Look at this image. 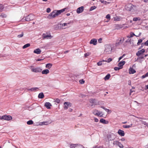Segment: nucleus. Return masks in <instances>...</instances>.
Listing matches in <instances>:
<instances>
[{
    "label": "nucleus",
    "instance_id": "f257e3e1",
    "mask_svg": "<svg viewBox=\"0 0 148 148\" xmlns=\"http://www.w3.org/2000/svg\"><path fill=\"white\" fill-rule=\"evenodd\" d=\"M29 68L31 70V71L34 73H40L42 71V69L39 67H34L33 66H31Z\"/></svg>",
    "mask_w": 148,
    "mask_h": 148
},
{
    "label": "nucleus",
    "instance_id": "f03ea898",
    "mask_svg": "<svg viewBox=\"0 0 148 148\" xmlns=\"http://www.w3.org/2000/svg\"><path fill=\"white\" fill-rule=\"evenodd\" d=\"M35 18V16L33 14H30L27 16L23 18L22 19V20L23 21L24 20H25V21H28L33 20Z\"/></svg>",
    "mask_w": 148,
    "mask_h": 148
},
{
    "label": "nucleus",
    "instance_id": "7ed1b4c3",
    "mask_svg": "<svg viewBox=\"0 0 148 148\" xmlns=\"http://www.w3.org/2000/svg\"><path fill=\"white\" fill-rule=\"evenodd\" d=\"M112 48L110 45H106L105 47L104 52L106 54H110L112 52Z\"/></svg>",
    "mask_w": 148,
    "mask_h": 148
},
{
    "label": "nucleus",
    "instance_id": "20e7f679",
    "mask_svg": "<svg viewBox=\"0 0 148 148\" xmlns=\"http://www.w3.org/2000/svg\"><path fill=\"white\" fill-rule=\"evenodd\" d=\"M139 7L138 6L134 5L131 4L130 7L129 11H137Z\"/></svg>",
    "mask_w": 148,
    "mask_h": 148
},
{
    "label": "nucleus",
    "instance_id": "39448f33",
    "mask_svg": "<svg viewBox=\"0 0 148 148\" xmlns=\"http://www.w3.org/2000/svg\"><path fill=\"white\" fill-rule=\"evenodd\" d=\"M12 119V117L10 115H3L2 116H0V119H4L7 121H10Z\"/></svg>",
    "mask_w": 148,
    "mask_h": 148
},
{
    "label": "nucleus",
    "instance_id": "423d86ee",
    "mask_svg": "<svg viewBox=\"0 0 148 148\" xmlns=\"http://www.w3.org/2000/svg\"><path fill=\"white\" fill-rule=\"evenodd\" d=\"M124 40V38H119L116 40V42L115 44V45L118 46L121 45L123 42Z\"/></svg>",
    "mask_w": 148,
    "mask_h": 148
},
{
    "label": "nucleus",
    "instance_id": "0eeeda50",
    "mask_svg": "<svg viewBox=\"0 0 148 148\" xmlns=\"http://www.w3.org/2000/svg\"><path fill=\"white\" fill-rule=\"evenodd\" d=\"M115 135L112 133H108L107 135V138L109 140H113L115 139Z\"/></svg>",
    "mask_w": 148,
    "mask_h": 148
},
{
    "label": "nucleus",
    "instance_id": "6e6552de",
    "mask_svg": "<svg viewBox=\"0 0 148 148\" xmlns=\"http://www.w3.org/2000/svg\"><path fill=\"white\" fill-rule=\"evenodd\" d=\"M66 8L63 9L62 10H54V11H55V14L56 16L62 13L64 11H65Z\"/></svg>",
    "mask_w": 148,
    "mask_h": 148
},
{
    "label": "nucleus",
    "instance_id": "1a4fd4ad",
    "mask_svg": "<svg viewBox=\"0 0 148 148\" xmlns=\"http://www.w3.org/2000/svg\"><path fill=\"white\" fill-rule=\"evenodd\" d=\"M55 11L54 10L49 14L48 18L50 19H51L56 17V16L55 14Z\"/></svg>",
    "mask_w": 148,
    "mask_h": 148
},
{
    "label": "nucleus",
    "instance_id": "9d476101",
    "mask_svg": "<svg viewBox=\"0 0 148 148\" xmlns=\"http://www.w3.org/2000/svg\"><path fill=\"white\" fill-rule=\"evenodd\" d=\"M64 109L66 110L68 108V107L71 106V104L69 102H65L64 103Z\"/></svg>",
    "mask_w": 148,
    "mask_h": 148
},
{
    "label": "nucleus",
    "instance_id": "9b49d317",
    "mask_svg": "<svg viewBox=\"0 0 148 148\" xmlns=\"http://www.w3.org/2000/svg\"><path fill=\"white\" fill-rule=\"evenodd\" d=\"M145 51L144 49H142L141 50L138 51L136 53V55L138 56H139L141 54L144 53Z\"/></svg>",
    "mask_w": 148,
    "mask_h": 148
},
{
    "label": "nucleus",
    "instance_id": "f8f14e48",
    "mask_svg": "<svg viewBox=\"0 0 148 148\" xmlns=\"http://www.w3.org/2000/svg\"><path fill=\"white\" fill-rule=\"evenodd\" d=\"M84 7L81 6L78 8L77 10V13L78 14H79L82 13L84 10Z\"/></svg>",
    "mask_w": 148,
    "mask_h": 148
},
{
    "label": "nucleus",
    "instance_id": "ddd939ff",
    "mask_svg": "<svg viewBox=\"0 0 148 148\" xmlns=\"http://www.w3.org/2000/svg\"><path fill=\"white\" fill-rule=\"evenodd\" d=\"M90 44H92L94 45H96L97 44V40L95 38L92 39L90 42Z\"/></svg>",
    "mask_w": 148,
    "mask_h": 148
},
{
    "label": "nucleus",
    "instance_id": "4468645a",
    "mask_svg": "<svg viewBox=\"0 0 148 148\" xmlns=\"http://www.w3.org/2000/svg\"><path fill=\"white\" fill-rule=\"evenodd\" d=\"M114 144L119 146L120 148H123L124 147L123 145L117 141H114Z\"/></svg>",
    "mask_w": 148,
    "mask_h": 148
},
{
    "label": "nucleus",
    "instance_id": "2eb2a0df",
    "mask_svg": "<svg viewBox=\"0 0 148 148\" xmlns=\"http://www.w3.org/2000/svg\"><path fill=\"white\" fill-rule=\"evenodd\" d=\"M42 38L45 39L46 38L47 39H50L51 37V36L50 35L46 34H42Z\"/></svg>",
    "mask_w": 148,
    "mask_h": 148
},
{
    "label": "nucleus",
    "instance_id": "dca6fc26",
    "mask_svg": "<svg viewBox=\"0 0 148 148\" xmlns=\"http://www.w3.org/2000/svg\"><path fill=\"white\" fill-rule=\"evenodd\" d=\"M45 106L47 109H50L51 108V107L52 106L51 103L49 102H46L45 103Z\"/></svg>",
    "mask_w": 148,
    "mask_h": 148
},
{
    "label": "nucleus",
    "instance_id": "f3484780",
    "mask_svg": "<svg viewBox=\"0 0 148 148\" xmlns=\"http://www.w3.org/2000/svg\"><path fill=\"white\" fill-rule=\"evenodd\" d=\"M118 133L121 136H123L125 135L124 132L123 131L119 129L118 130Z\"/></svg>",
    "mask_w": 148,
    "mask_h": 148
},
{
    "label": "nucleus",
    "instance_id": "a211bd4d",
    "mask_svg": "<svg viewBox=\"0 0 148 148\" xmlns=\"http://www.w3.org/2000/svg\"><path fill=\"white\" fill-rule=\"evenodd\" d=\"M143 56H142L140 57H138L136 60V61H138V62H140V63H142V62L143 61V59L144 58Z\"/></svg>",
    "mask_w": 148,
    "mask_h": 148
},
{
    "label": "nucleus",
    "instance_id": "6ab92c4d",
    "mask_svg": "<svg viewBox=\"0 0 148 148\" xmlns=\"http://www.w3.org/2000/svg\"><path fill=\"white\" fill-rule=\"evenodd\" d=\"M41 51L40 49L39 48H38L35 50L33 52L34 53L37 54H39L41 53Z\"/></svg>",
    "mask_w": 148,
    "mask_h": 148
},
{
    "label": "nucleus",
    "instance_id": "aec40b11",
    "mask_svg": "<svg viewBox=\"0 0 148 148\" xmlns=\"http://www.w3.org/2000/svg\"><path fill=\"white\" fill-rule=\"evenodd\" d=\"M100 122L104 124H107L108 123V121H106L105 119H100Z\"/></svg>",
    "mask_w": 148,
    "mask_h": 148
},
{
    "label": "nucleus",
    "instance_id": "412c9836",
    "mask_svg": "<svg viewBox=\"0 0 148 148\" xmlns=\"http://www.w3.org/2000/svg\"><path fill=\"white\" fill-rule=\"evenodd\" d=\"M125 63V62L124 61H122L120 62L118 64V66L121 67L122 68V66Z\"/></svg>",
    "mask_w": 148,
    "mask_h": 148
},
{
    "label": "nucleus",
    "instance_id": "4be33fe9",
    "mask_svg": "<svg viewBox=\"0 0 148 148\" xmlns=\"http://www.w3.org/2000/svg\"><path fill=\"white\" fill-rule=\"evenodd\" d=\"M38 89V87H34L28 89V90L30 91L35 92L37 91Z\"/></svg>",
    "mask_w": 148,
    "mask_h": 148
},
{
    "label": "nucleus",
    "instance_id": "5701e85b",
    "mask_svg": "<svg viewBox=\"0 0 148 148\" xmlns=\"http://www.w3.org/2000/svg\"><path fill=\"white\" fill-rule=\"evenodd\" d=\"M136 71L133 69L132 68H130L129 69V73L130 74H134L136 72Z\"/></svg>",
    "mask_w": 148,
    "mask_h": 148
},
{
    "label": "nucleus",
    "instance_id": "b1692460",
    "mask_svg": "<svg viewBox=\"0 0 148 148\" xmlns=\"http://www.w3.org/2000/svg\"><path fill=\"white\" fill-rule=\"evenodd\" d=\"M49 72V71L48 69H46L44 70L42 72V74H47Z\"/></svg>",
    "mask_w": 148,
    "mask_h": 148
},
{
    "label": "nucleus",
    "instance_id": "393cba45",
    "mask_svg": "<svg viewBox=\"0 0 148 148\" xmlns=\"http://www.w3.org/2000/svg\"><path fill=\"white\" fill-rule=\"evenodd\" d=\"M52 64L51 63H48L46 65L45 67L49 69H50L52 67Z\"/></svg>",
    "mask_w": 148,
    "mask_h": 148
},
{
    "label": "nucleus",
    "instance_id": "a878e982",
    "mask_svg": "<svg viewBox=\"0 0 148 148\" xmlns=\"http://www.w3.org/2000/svg\"><path fill=\"white\" fill-rule=\"evenodd\" d=\"M132 124H131L130 125H123V127L125 128H127L131 127H132Z\"/></svg>",
    "mask_w": 148,
    "mask_h": 148
},
{
    "label": "nucleus",
    "instance_id": "bb28decb",
    "mask_svg": "<svg viewBox=\"0 0 148 148\" xmlns=\"http://www.w3.org/2000/svg\"><path fill=\"white\" fill-rule=\"evenodd\" d=\"M44 97V95L42 92L40 93L38 95V97L39 98L42 99Z\"/></svg>",
    "mask_w": 148,
    "mask_h": 148
},
{
    "label": "nucleus",
    "instance_id": "cd10ccee",
    "mask_svg": "<svg viewBox=\"0 0 148 148\" xmlns=\"http://www.w3.org/2000/svg\"><path fill=\"white\" fill-rule=\"evenodd\" d=\"M110 74H108L104 78V79L105 80H108L110 78Z\"/></svg>",
    "mask_w": 148,
    "mask_h": 148
},
{
    "label": "nucleus",
    "instance_id": "c85d7f7f",
    "mask_svg": "<svg viewBox=\"0 0 148 148\" xmlns=\"http://www.w3.org/2000/svg\"><path fill=\"white\" fill-rule=\"evenodd\" d=\"M49 123L47 121H45L43 122H40V125H47L49 124Z\"/></svg>",
    "mask_w": 148,
    "mask_h": 148
},
{
    "label": "nucleus",
    "instance_id": "c756f323",
    "mask_svg": "<svg viewBox=\"0 0 148 148\" xmlns=\"http://www.w3.org/2000/svg\"><path fill=\"white\" fill-rule=\"evenodd\" d=\"M96 116L100 117L103 116L102 112H100V111L98 110V112H97V114Z\"/></svg>",
    "mask_w": 148,
    "mask_h": 148
},
{
    "label": "nucleus",
    "instance_id": "7c9ffc66",
    "mask_svg": "<svg viewBox=\"0 0 148 148\" xmlns=\"http://www.w3.org/2000/svg\"><path fill=\"white\" fill-rule=\"evenodd\" d=\"M121 20V18L120 17L116 16L114 17V20L115 21H119Z\"/></svg>",
    "mask_w": 148,
    "mask_h": 148
},
{
    "label": "nucleus",
    "instance_id": "2f4dec72",
    "mask_svg": "<svg viewBox=\"0 0 148 148\" xmlns=\"http://www.w3.org/2000/svg\"><path fill=\"white\" fill-rule=\"evenodd\" d=\"M75 148H84V147L81 145L76 144V146Z\"/></svg>",
    "mask_w": 148,
    "mask_h": 148
},
{
    "label": "nucleus",
    "instance_id": "473e14b6",
    "mask_svg": "<svg viewBox=\"0 0 148 148\" xmlns=\"http://www.w3.org/2000/svg\"><path fill=\"white\" fill-rule=\"evenodd\" d=\"M30 44L29 43H27L25 45H24L23 46V49H25L27 47H28L30 46Z\"/></svg>",
    "mask_w": 148,
    "mask_h": 148
},
{
    "label": "nucleus",
    "instance_id": "72a5a7b5",
    "mask_svg": "<svg viewBox=\"0 0 148 148\" xmlns=\"http://www.w3.org/2000/svg\"><path fill=\"white\" fill-rule=\"evenodd\" d=\"M98 110H94L92 111V113L95 115H97V112H98Z\"/></svg>",
    "mask_w": 148,
    "mask_h": 148
},
{
    "label": "nucleus",
    "instance_id": "f704fd0d",
    "mask_svg": "<svg viewBox=\"0 0 148 148\" xmlns=\"http://www.w3.org/2000/svg\"><path fill=\"white\" fill-rule=\"evenodd\" d=\"M54 101L58 103H59L60 102V100L58 98H56L54 99Z\"/></svg>",
    "mask_w": 148,
    "mask_h": 148
},
{
    "label": "nucleus",
    "instance_id": "c9c22d12",
    "mask_svg": "<svg viewBox=\"0 0 148 148\" xmlns=\"http://www.w3.org/2000/svg\"><path fill=\"white\" fill-rule=\"evenodd\" d=\"M112 60V59L111 58H109L107 60H103V62H110Z\"/></svg>",
    "mask_w": 148,
    "mask_h": 148
},
{
    "label": "nucleus",
    "instance_id": "e433bc0d",
    "mask_svg": "<svg viewBox=\"0 0 148 148\" xmlns=\"http://www.w3.org/2000/svg\"><path fill=\"white\" fill-rule=\"evenodd\" d=\"M76 146V144H71L70 145L71 148H75Z\"/></svg>",
    "mask_w": 148,
    "mask_h": 148
},
{
    "label": "nucleus",
    "instance_id": "4c0bfd02",
    "mask_svg": "<svg viewBox=\"0 0 148 148\" xmlns=\"http://www.w3.org/2000/svg\"><path fill=\"white\" fill-rule=\"evenodd\" d=\"M33 122L32 121L29 120L27 122V124L29 125H32L33 124Z\"/></svg>",
    "mask_w": 148,
    "mask_h": 148
},
{
    "label": "nucleus",
    "instance_id": "58836bf2",
    "mask_svg": "<svg viewBox=\"0 0 148 148\" xmlns=\"http://www.w3.org/2000/svg\"><path fill=\"white\" fill-rule=\"evenodd\" d=\"M135 36V35L133 32H131L130 33V36H127L128 38H130L132 37L133 36Z\"/></svg>",
    "mask_w": 148,
    "mask_h": 148
},
{
    "label": "nucleus",
    "instance_id": "ea45409f",
    "mask_svg": "<svg viewBox=\"0 0 148 148\" xmlns=\"http://www.w3.org/2000/svg\"><path fill=\"white\" fill-rule=\"evenodd\" d=\"M23 32H21V34L18 35L17 36V37L19 38L22 37L23 36Z\"/></svg>",
    "mask_w": 148,
    "mask_h": 148
},
{
    "label": "nucleus",
    "instance_id": "a19ab883",
    "mask_svg": "<svg viewBox=\"0 0 148 148\" xmlns=\"http://www.w3.org/2000/svg\"><path fill=\"white\" fill-rule=\"evenodd\" d=\"M140 20L139 18L138 17H134L133 19V21H137L138 20Z\"/></svg>",
    "mask_w": 148,
    "mask_h": 148
},
{
    "label": "nucleus",
    "instance_id": "79ce46f5",
    "mask_svg": "<svg viewBox=\"0 0 148 148\" xmlns=\"http://www.w3.org/2000/svg\"><path fill=\"white\" fill-rule=\"evenodd\" d=\"M3 8V5L2 4H0V12L2 11Z\"/></svg>",
    "mask_w": 148,
    "mask_h": 148
},
{
    "label": "nucleus",
    "instance_id": "37998d69",
    "mask_svg": "<svg viewBox=\"0 0 148 148\" xmlns=\"http://www.w3.org/2000/svg\"><path fill=\"white\" fill-rule=\"evenodd\" d=\"M121 68H122V67H115L114 68V69L115 71H118Z\"/></svg>",
    "mask_w": 148,
    "mask_h": 148
},
{
    "label": "nucleus",
    "instance_id": "c03bdc74",
    "mask_svg": "<svg viewBox=\"0 0 148 148\" xmlns=\"http://www.w3.org/2000/svg\"><path fill=\"white\" fill-rule=\"evenodd\" d=\"M102 62H103V60H102V61H100L99 62H97V65L98 66H101V65H102Z\"/></svg>",
    "mask_w": 148,
    "mask_h": 148
},
{
    "label": "nucleus",
    "instance_id": "a18cd8bd",
    "mask_svg": "<svg viewBox=\"0 0 148 148\" xmlns=\"http://www.w3.org/2000/svg\"><path fill=\"white\" fill-rule=\"evenodd\" d=\"M96 8V7L95 6H92L90 8V11H92V10H94V9H95Z\"/></svg>",
    "mask_w": 148,
    "mask_h": 148
},
{
    "label": "nucleus",
    "instance_id": "49530a36",
    "mask_svg": "<svg viewBox=\"0 0 148 148\" xmlns=\"http://www.w3.org/2000/svg\"><path fill=\"white\" fill-rule=\"evenodd\" d=\"M70 24V23H64L63 24H62V26H67V27H68L67 26L68 25H69Z\"/></svg>",
    "mask_w": 148,
    "mask_h": 148
},
{
    "label": "nucleus",
    "instance_id": "de8ad7c7",
    "mask_svg": "<svg viewBox=\"0 0 148 148\" xmlns=\"http://www.w3.org/2000/svg\"><path fill=\"white\" fill-rule=\"evenodd\" d=\"M142 42V39H140L139 40H138V42L137 43L138 45H139L140 44V43H141Z\"/></svg>",
    "mask_w": 148,
    "mask_h": 148
},
{
    "label": "nucleus",
    "instance_id": "09e8293b",
    "mask_svg": "<svg viewBox=\"0 0 148 148\" xmlns=\"http://www.w3.org/2000/svg\"><path fill=\"white\" fill-rule=\"evenodd\" d=\"M79 82L80 84H83L84 83L85 81L83 79H82L79 80Z\"/></svg>",
    "mask_w": 148,
    "mask_h": 148
},
{
    "label": "nucleus",
    "instance_id": "8fccbe9b",
    "mask_svg": "<svg viewBox=\"0 0 148 148\" xmlns=\"http://www.w3.org/2000/svg\"><path fill=\"white\" fill-rule=\"evenodd\" d=\"M106 18L109 19V20H110V14H107L106 17Z\"/></svg>",
    "mask_w": 148,
    "mask_h": 148
},
{
    "label": "nucleus",
    "instance_id": "3c124183",
    "mask_svg": "<svg viewBox=\"0 0 148 148\" xmlns=\"http://www.w3.org/2000/svg\"><path fill=\"white\" fill-rule=\"evenodd\" d=\"M95 99H90V103H94L95 102Z\"/></svg>",
    "mask_w": 148,
    "mask_h": 148
},
{
    "label": "nucleus",
    "instance_id": "603ef678",
    "mask_svg": "<svg viewBox=\"0 0 148 148\" xmlns=\"http://www.w3.org/2000/svg\"><path fill=\"white\" fill-rule=\"evenodd\" d=\"M125 54H124L122 56L120 57L119 58L118 61H119L121 59L125 56Z\"/></svg>",
    "mask_w": 148,
    "mask_h": 148
},
{
    "label": "nucleus",
    "instance_id": "864d4df0",
    "mask_svg": "<svg viewBox=\"0 0 148 148\" xmlns=\"http://www.w3.org/2000/svg\"><path fill=\"white\" fill-rule=\"evenodd\" d=\"M90 54L89 53H85L84 54V56L85 57H86L88 56H89Z\"/></svg>",
    "mask_w": 148,
    "mask_h": 148
},
{
    "label": "nucleus",
    "instance_id": "5fc2aeb1",
    "mask_svg": "<svg viewBox=\"0 0 148 148\" xmlns=\"http://www.w3.org/2000/svg\"><path fill=\"white\" fill-rule=\"evenodd\" d=\"M51 11V9L50 8H48L47 9V13H49Z\"/></svg>",
    "mask_w": 148,
    "mask_h": 148
},
{
    "label": "nucleus",
    "instance_id": "6e6d98bb",
    "mask_svg": "<svg viewBox=\"0 0 148 148\" xmlns=\"http://www.w3.org/2000/svg\"><path fill=\"white\" fill-rule=\"evenodd\" d=\"M94 121L96 122H97L99 121L98 119L96 118H94Z\"/></svg>",
    "mask_w": 148,
    "mask_h": 148
},
{
    "label": "nucleus",
    "instance_id": "4d7b16f0",
    "mask_svg": "<svg viewBox=\"0 0 148 148\" xmlns=\"http://www.w3.org/2000/svg\"><path fill=\"white\" fill-rule=\"evenodd\" d=\"M102 40V38H99L98 39V42H99L100 43L101 42Z\"/></svg>",
    "mask_w": 148,
    "mask_h": 148
},
{
    "label": "nucleus",
    "instance_id": "13d9d810",
    "mask_svg": "<svg viewBox=\"0 0 148 148\" xmlns=\"http://www.w3.org/2000/svg\"><path fill=\"white\" fill-rule=\"evenodd\" d=\"M145 45L147 46H148V40L145 43Z\"/></svg>",
    "mask_w": 148,
    "mask_h": 148
},
{
    "label": "nucleus",
    "instance_id": "bf43d9fd",
    "mask_svg": "<svg viewBox=\"0 0 148 148\" xmlns=\"http://www.w3.org/2000/svg\"><path fill=\"white\" fill-rule=\"evenodd\" d=\"M106 112L108 113H110L111 112V111L109 109H107L106 110Z\"/></svg>",
    "mask_w": 148,
    "mask_h": 148
},
{
    "label": "nucleus",
    "instance_id": "052dcab7",
    "mask_svg": "<svg viewBox=\"0 0 148 148\" xmlns=\"http://www.w3.org/2000/svg\"><path fill=\"white\" fill-rule=\"evenodd\" d=\"M130 39H128L127 40H126L125 41V42H130Z\"/></svg>",
    "mask_w": 148,
    "mask_h": 148
},
{
    "label": "nucleus",
    "instance_id": "680f3d73",
    "mask_svg": "<svg viewBox=\"0 0 148 148\" xmlns=\"http://www.w3.org/2000/svg\"><path fill=\"white\" fill-rule=\"evenodd\" d=\"M146 77V76H145V75H142V76H141V78L142 79H144Z\"/></svg>",
    "mask_w": 148,
    "mask_h": 148
},
{
    "label": "nucleus",
    "instance_id": "e2e57ef3",
    "mask_svg": "<svg viewBox=\"0 0 148 148\" xmlns=\"http://www.w3.org/2000/svg\"><path fill=\"white\" fill-rule=\"evenodd\" d=\"M93 148H102L101 147L96 146V147H94Z\"/></svg>",
    "mask_w": 148,
    "mask_h": 148
},
{
    "label": "nucleus",
    "instance_id": "0e129e2a",
    "mask_svg": "<svg viewBox=\"0 0 148 148\" xmlns=\"http://www.w3.org/2000/svg\"><path fill=\"white\" fill-rule=\"evenodd\" d=\"M101 1L102 3H104V2H106V3L107 2L106 1H104V0H103V1L101 0Z\"/></svg>",
    "mask_w": 148,
    "mask_h": 148
},
{
    "label": "nucleus",
    "instance_id": "69168bd1",
    "mask_svg": "<svg viewBox=\"0 0 148 148\" xmlns=\"http://www.w3.org/2000/svg\"><path fill=\"white\" fill-rule=\"evenodd\" d=\"M143 124H144V125H147V123H146V122H143Z\"/></svg>",
    "mask_w": 148,
    "mask_h": 148
},
{
    "label": "nucleus",
    "instance_id": "338daca9",
    "mask_svg": "<svg viewBox=\"0 0 148 148\" xmlns=\"http://www.w3.org/2000/svg\"><path fill=\"white\" fill-rule=\"evenodd\" d=\"M145 75V76H146V77H147L148 76V72L147 73H146Z\"/></svg>",
    "mask_w": 148,
    "mask_h": 148
},
{
    "label": "nucleus",
    "instance_id": "774afa93",
    "mask_svg": "<svg viewBox=\"0 0 148 148\" xmlns=\"http://www.w3.org/2000/svg\"><path fill=\"white\" fill-rule=\"evenodd\" d=\"M69 51H68V50L66 51H65L64 52V53H68Z\"/></svg>",
    "mask_w": 148,
    "mask_h": 148
}]
</instances>
